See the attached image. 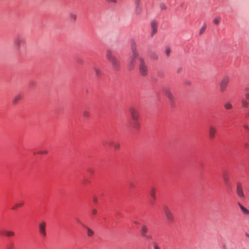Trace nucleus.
I'll return each mask as SVG.
<instances>
[{
	"mask_svg": "<svg viewBox=\"0 0 249 249\" xmlns=\"http://www.w3.org/2000/svg\"><path fill=\"white\" fill-rule=\"evenodd\" d=\"M107 2H110V3H116L117 0H107Z\"/></svg>",
	"mask_w": 249,
	"mask_h": 249,
	"instance_id": "nucleus-37",
	"label": "nucleus"
},
{
	"mask_svg": "<svg viewBox=\"0 0 249 249\" xmlns=\"http://www.w3.org/2000/svg\"><path fill=\"white\" fill-rule=\"evenodd\" d=\"M150 57L152 59L154 60H157L158 59V55L156 53H152Z\"/></svg>",
	"mask_w": 249,
	"mask_h": 249,
	"instance_id": "nucleus-30",
	"label": "nucleus"
},
{
	"mask_svg": "<svg viewBox=\"0 0 249 249\" xmlns=\"http://www.w3.org/2000/svg\"><path fill=\"white\" fill-rule=\"evenodd\" d=\"M3 232L7 237H12L15 235V232L12 231L5 230Z\"/></svg>",
	"mask_w": 249,
	"mask_h": 249,
	"instance_id": "nucleus-19",
	"label": "nucleus"
},
{
	"mask_svg": "<svg viewBox=\"0 0 249 249\" xmlns=\"http://www.w3.org/2000/svg\"><path fill=\"white\" fill-rule=\"evenodd\" d=\"M171 51L170 48L169 47H166L165 50V53L167 55H169L171 53Z\"/></svg>",
	"mask_w": 249,
	"mask_h": 249,
	"instance_id": "nucleus-31",
	"label": "nucleus"
},
{
	"mask_svg": "<svg viewBox=\"0 0 249 249\" xmlns=\"http://www.w3.org/2000/svg\"><path fill=\"white\" fill-rule=\"evenodd\" d=\"M148 231V228L146 225L143 224L141 226V233L142 236L144 237L146 239H151V236L147 235Z\"/></svg>",
	"mask_w": 249,
	"mask_h": 249,
	"instance_id": "nucleus-10",
	"label": "nucleus"
},
{
	"mask_svg": "<svg viewBox=\"0 0 249 249\" xmlns=\"http://www.w3.org/2000/svg\"><path fill=\"white\" fill-rule=\"evenodd\" d=\"M46 224L45 221H41L38 224L39 232L43 236L46 235Z\"/></svg>",
	"mask_w": 249,
	"mask_h": 249,
	"instance_id": "nucleus-9",
	"label": "nucleus"
},
{
	"mask_svg": "<svg viewBox=\"0 0 249 249\" xmlns=\"http://www.w3.org/2000/svg\"><path fill=\"white\" fill-rule=\"evenodd\" d=\"M129 112L132 120H137L139 119L140 113L138 109L131 107L129 109Z\"/></svg>",
	"mask_w": 249,
	"mask_h": 249,
	"instance_id": "nucleus-4",
	"label": "nucleus"
},
{
	"mask_svg": "<svg viewBox=\"0 0 249 249\" xmlns=\"http://www.w3.org/2000/svg\"><path fill=\"white\" fill-rule=\"evenodd\" d=\"M24 40L21 37H17L14 41V45L18 50H19L22 44L24 43Z\"/></svg>",
	"mask_w": 249,
	"mask_h": 249,
	"instance_id": "nucleus-13",
	"label": "nucleus"
},
{
	"mask_svg": "<svg viewBox=\"0 0 249 249\" xmlns=\"http://www.w3.org/2000/svg\"><path fill=\"white\" fill-rule=\"evenodd\" d=\"M221 21V18L219 16H216L213 20V23L215 25H218Z\"/></svg>",
	"mask_w": 249,
	"mask_h": 249,
	"instance_id": "nucleus-25",
	"label": "nucleus"
},
{
	"mask_svg": "<svg viewBox=\"0 0 249 249\" xmlns=\"http://www.w3.org/2000/svg\"><path fill=\"white\" fill-rule=\"evenodd\" d=\"M236 194L237 196L240 198H243L245 197L242 185L240 183H238L237 184Z\"/></svg>",
	"mask_w": 249,
	"mask_h": 249,
	"instance_id": "nucleus-11",
	"label": "nucleus"
},
{
	"mask_svg": "<svg viewBox=\"0 0 249 249\" xmlns=\"http://www.w3.org/2000/svg\"><path fill=\"white\" fill-rule=\"evenodd\" d=\"M23 96L22 94L18 93L17 94L13 99V103L14 104H16L18 102L22 100L23 99Z\"/></svg>",
	"mask_w": 249,
	"mask_h": 249,
	"instance_id": "nucleus-15",
	"label": "nucleus"
},
{
	"mask_svg": "<svg viewBox=\"0 0 249 249\" xmlns=\"http://www.w3.org/2000/svg\"><path fill=\"white\" fill-rule=\"evenodd\" d=\"M245 98L246 99H249V92H246L245 93Z\"/></svg>",
	"mask_w": 249,
	"mask_h": 249,
	"instance_id": "nucleus-38",
	"label": "nucleus"
},
{
	"mask_svg": "<svg viewBox=\"0 0 249 249\" xmlns=\"http://www.w3.org/2000/svg\"><path fill=\"white\" fill-rule=\"evenodd\" d=\"M113 147L115 150L119 149L120 148V144L119 143H114Z\"/></svg>",
	"mask_w": 249,
	"mask_h": 249,
	"instance_id": "nucleus-32",
	"label": "nucleus"
},
{
	"mask_svg": "<svg viewBox=\"0 0 249 249\" xmlns=\"http://www.w3.org/2000/svg\"><path fill=\"white\" fill-rule=\"evenodd\" d=\"M230 77L228 75L224 76L219 84V89L221 91H224L227 88V86L230 81Z\"/></svg>",
	"mask_w": 249,
	"mask_h": 249,
	"instance_id": "nucleus-5",
	"label": "nucleus"
},
{
	"mask_svg": "<svg viewBox=\"0 0 249 249\" xmlns=\"http://www.w3.org/2000/svg\"><path fill=\"white\" fill-rule=\"evenodd\" d=\"M151 32L150 36L153 37L158 31V22L156 20H152L150 22Z\"/></svg>",
	"mask_w": 249,
	"mask_h": 249,
	"instance_id": "nucleus-7",
	"label": "nucleus"
},
{
	"mask_svg": "<svg viewBox=\"0 0 249 249\" xmlns=\"http://www.w3.org/2000/svg\"><path fill=\"white\" fill-rule=\"evenodd\" d=\"M165 93L167 97L169 104L171 107H173L175 105V98L173 94L170 91L169 89H166L165 90Z\"/></svg>",
	"mask_w": 249,
	"mask_h": 249,
	"instance_id": "nucleus-8",
	"label": "nucleus"
},
{
	"mask_svg": "<svg viewBox=\"0 0 249 249\" xmlns=\"http://www.w3.org/2000/svg\"><path fill=\"white\" fill-rule=\"evenodd\" d=\"M161 11H166L167 9L166 4L164 2H161L159 5Z\"/></svg>",
	"mask_w": 249,
	"mask_h": 249,
	"instance_id": "nucleus-24",
	"label": "nucleus"
},
{
	"mask_svg": "<svg viewBox=\"0 0 249 249\" xmlns=\"http://www.w3.org/2000/svg\"><path fill=\"white\" fill-rule=\"evenodd\" d=\"M134 223L136 225H139V222L136 221H134Z\"/></svg>",
	"mask_w": 249,
	"mask_h": 249,
	"instance_id": "nucleus-43",
	"label": "nucleus"
},
{
	"mask_svg": "<svg viewBox=\"0 0 249 249\" xmlns=\"http://www.w3.org/2000/svg\"><path fill=\"white\" fill-rule=\"evenodd\" d=\"M77 16L76 14L73 13H71L69 16L70 19L72 21L75 22L76 20Z\"/></svg>",
	"mask_w": 249,
	"mask_h": 249,
	"instance_id": "nucleus-20",
	"label": "nucleus"
},
{
	"mask_svg": "<svg viewBox=\"0 0 249 249\" xmlns=\"http://www.w3.org/2000/svg\"><path fill=\"white\" fill-rule=\"evenodd\" d=\"M136 7H135V13L136 15H140L142 12V8L141 7L140 3H135Z\"/></svg>",
	"mask_w": 249,
	"mask_h": 249,
	"instance_id": "nucleus-18",
	"label": "nucleus"
},
{
	"mask_svg": "<svg viewBox=\"0 0 249 249\" xmlns=\"http://www.w3.org/2000/svg\"><path fill=\"white\" fill-rule=\"evenodd\" d=\"M129 186L131 188H133L135 187L134 185L132 183H130Z\"/></svg>",
	"mask_w": 249,
	"mask_h": 249,
	"instance_id": "nucleus-40",
	"label": "nucleus"
},
{
	"mask_svg": "<svg viewBox=\"0 0 249 249\" xmlns=\"http://www.w3.org/2000/svg\"><path fill=\"white\" fill-rule=\"evenodd\" d=\"M153 248H154V249H160V248L159 247V246L158 245V244L155 243L153 244Z\"/></svg>",
	"mask_w": 249,
	"mask_h": 249,
	"instance_id": "nucleus-35",
	"label": "nucleus"
},
{
	"mask_svg": "<svg viewBox=\"0 0 249 249\" xmlns=\"http://www.w3.org/2000/svg\"><path fill=\"white\" fill-rule=\"evenodd\" d=\"M139 56V53L137 48L136 44L134 43L131 45V54L129 58L128 68L129 69H132L135 64L136 58Z\"/></svg>",
	"mask_w": 249,
	"mask_h": 249,
	"instance_id": "nucleus-2",
	"label": "nucleus"
},
{
	"mask_svg": "<svg viewBox=\"0 0 249 249\" xmlns=\"http://www.w3.org/2000/svg\"><path fill=\"white\" fill-rule=\"evenodd\" d=\"M83 115L84 117H88L89 116V112L87 110H85L83 111Z\"/></svg>",
	"mask_w": 249,
	"mask_h": 249,
	"instance_id": "nucleus-33",
	"label": "nucleus"
},
{
	"mask_svg": "<svg viewBox=\"0 0 249 249\" xmlns=\"http://www.w3.org/2000/svg\"><path fill=\"white\" fill-rule=\"evenodd\" d=\"M93 70L96 76H99L101 74V70L99 68L95 67L93 68Z\"/></svg>",
	"mask_w": 249,
	"mask_h": 249,
	"instance_id": "nucleus-27",
	"label": "nucleus"
},
{
	"mask_svg": "<svg viewBox=\"0 0 249 249\" xmlns=\"http://www.w3.org/2000/svg\"><path fill=\"white\" fill-rule=\"evenodd\" d=\"M96 213H97V211H96V210H95V209H93V210H92V213L93 214H96Z\"/></svg>",
	"mask_w": 249,
	"mask_h": 249,
	"instance_id": "nucleus-39",
	"label": "nucleus"
},
{
	"mask_svg": "<svg viewBox=\"0 0 249 249\" xmlns=\"http://www.w3.org/2000/svg\"><path fill=\"white\" fill-rule=\"evenodd\" d=\"M139 72L140 75L142 76H147L149 73L148 65L142 57L139 58Z\"/></svg>",
	"mask_w": 249,
	"mask_h": 249,
	"instance_id": "nucleus-3",
	"label": "nucleus"
},
{
	"mask_svg": "<svg viewBox=\"0 0 249 249\" xmlns=\"http://www.w3.org/2000/svg\"><path fill=\"white\" fill-rule=\"evenodd\" d=\"M106 57L110 62L113 70L118 71L121 67L120 61L119 59L114 55L110 50H107Z\"/></svg>",
	"mask_w": 249,
	"mask_h": 249,
	"instance_id": "nucleus-1",
	"label": "nucleus"
},
{
	"mask_svg": "<svg viewBox=\"0 0 249 249\" xmlns=\"http://www.w3.org/2000/svg\"><path fill=\"white\" fill-rule=\"evenodd\" d=\"M93 201L96 204L98 203V199L96 196H93Z\"/></svg>",
	"mask_w": 249,
	"mask_h": 249,
	"instance_id": "nucleus-36",
	"label": "nucleus"
},
{
	"mask_svg": "<svg viewBox=\"0 0 249 249\" xmlns=\"http://www.w3.org/2000/svg\"><path fill=\"white\" fill-rule=\"evenodd\" d=\"M164 213L167 218V220L169 222H173L174 221V217L173 213L170 209L167 206H165L163 207Z\"/></svg>",
	"mask_w": 249,
	"mask_h": 249,
	"instance_id": "nucleus-6",
	"label": "nucleus"
},
{
	"mask_svg": "<svg viewBox=\"0 0 249 249\" xmlns=\"http://www.w3.org/2000/svg\"><path fill=\"white\" fill-rule=\"evenodd\" d=\"M87 231V235L89 237H91L94 234V231L90 229L89 227L86 228Z\"/></svg>",
	"mask_w": 249,
	"mask_h": 249,
	"instance_id": "nucleus-26",
	"label": "nucleus"
},
{
	"mask_svg": "<svg viewBox=\"0 0 249 249\" xmlns=\"http://www.w3.org/2000/svg\"><path fill=\"white\" fill-rule=\"evenodd\" d=\"M216 132L217 130L215 126L213 125H211L209 126V135L210 138L211 139H213L215 137Z\"/></svg>",
	"mask_w": 249,
	"mask_h": 249,
	"instance_id": "nucleus-12",
	"label": "nucleus"
},
{
	"mask_svg": "<svg viewBox=\"0 0 249 249\" xmlns=\"http://www.w3.org/2000/svg\"><path fill=\"white\" fill-rule=\"evenodd\" d=\"M48 153V151L46 150H40L37 153H34V154H39V155H46Z\"/></svg>",
	"mask_w": 249,
	"mask_h": 249,
	"instance_id": "nucleus-28",
	"label": "nucleus"
},
{
	"mask_svg": "<svg viewBox=\"0 0 249 249\" xmlns=\"http://www.w3.org/2000/svg\"><path fill=\"white\" fill-rule=\"evenodd\" d=\"M135 3H138V4L140 3L141 0H135Z\"/></svg>",
	"mask_w": 249,
	"mask_h": 249,
	"instance_id": "nucleus-41",
	"label": "nucleus"
},
{
	"mask_svg": "<svg viewBox=\"0 0 249 249\" xmlns=\"http://www.w3.org/2000/svg\"><path fill=\"white\" fill-rule=\"evenodd\" d=\"M115 142H110L109 143V145L110 146H113V144Z\"/></svg>",
	"mask_w": 249,
	"mask_h": 249,
	"instance_id": "nucleus-42",
	"label": "nucleus"
},
{
	"mask_svg": "<svg viewBox=\"0 0 249 249\" xmlns=\"http://www.w3.org/2000/svg\"><path fill=\"white\" fill-rule=\"evenodd\" d=\"M132 123L131 124L132 127L136 130H138L140 128L141 124L139 121V120H132Z\"/></svg>",
	"mask_w": 249,
	"mask_h": 249,
	"instance_id": "nucleus-14",
	"label": "nucleus"
},
{
	"mask_svg": "<svg viewBox=\"0 0 249 249\" xmlns=\"http://www.w3.org/2000/svg\"><path fill=\"white\" fill-rule=\"evenodd\" d=\"M247 236H248V237H249V235L248 234H247Z\"/></svg>",
	"mask_w": 249,
	"mask_h": 249,
	"instance_id": "nucleus-45",
	"label": "nucleus"
},
{
	"mask_svg": "<svg viewBox=\"0 0 249 249\" xmlns=\"http://www.w3.org/2000/svg\"><path fill=\"white\" fill-rule=\"evenodd\" d=\"M242 105L243 107H248V106H249V103L246 100H243L242 101Z\"/></svg>",
	"mask_w": 249,
	"mask_h": 249,
	"instance_id": "nucleus-29",
	"label": "nucleus"
},
{
	"mask_svg": "<svg viewBox=\"0 0 249 249\" xmlns=\"http://www.w3.org/2000/svg\"><path fill=\"white\" fill-rule=\"evenodd\" d=\"M239 205L240 206V208L241 210H242V212L246 215H249V211L245 208L244 207H243L242 205H241L240 204H239Z\"/></svg>",
	"mask_w": 249,
	"mask_h": 249,
	"instance_id": "nucleus-23",
	"label": "nucleus"
},
{
	"mask_svg": "<svg viewBox=\"0 0 249 249\" xmlns=\"http://www.w3.org/2000/svg\"><path fill=\"white\" fill-rule=\"evenodd\" d=\"M34 82H30V84H32V83H33Z\"/></svg>",
	"mask_w": 249,
	"mask_h": 249,
	"instance_id": "nucleus-44",
	"label": "nucleus"
},
{
	"mask_svg": "<svg viewBox=\"0 0 249 249\" xmlns=\"http://www.w3.org/2000/svg\"><path fill=\"white\" fill-rule=\"evenodd\" d=\"M149 194H150V195L151 197H152V198L153 200H156V198H157V197H156V189L155 188L152 187L150 189V192H149Z\"/></svg>",
	"mask_w": 249,
	"mask_h": 249,
	"instance_id": "nucleus-16",
	"label": "nucleus"
},
{
	"mask_svg": "<svg viewBox=\"0 0 249 249\" xmlns=\"http://www.w3.org/2000/svg\"><path fill=\"white\" fill-rule=\"evenodd\" d=\"M24 205V202L22 201H20L16 203L15 205L13 207V209H16V208L21 207Z\"/></svg>",
	"mask_w": 249,
	"mask_h": 249,
	"instance_id": "nucleus-22",
	"label": "nucleus"
},
{
	"mask_svg": "<svg viewBox=\"0 0 249 249\" xmlns=\"http://www.w3.org/2000/svg\"><path fill=\"white\" fill-rule=\"evenodd\" d=\"M223 179L225 182V183L226 185L227 186H230V180L229 177L228 176V174H225L223 176Z\"/></svg>",
	"mask_w": 249,
	"mask_h": 249,
	"instance_id": "nucleus-17",
	"label": "nucleus"
},
{
	"mask_svg": "<svg viewBox=\"0 0 249 249\" xmlns=\"http://www.w3.org/2000/svg\"><path fill=\"white\" fill-rule=\"evenodd\" d=\"M205 29H206V26H203V27H202L200 30L199 34L200 35L204 33Z\"/></svg>",
	"mask_w": 249,
	"mask_h": 249,
	"instance_id": "nucleus-34",
	"label": "nucleus"
},
{
	"mask_svg": "<svg viewBox=\"0 0 249 249\" xmlns=\"http://www.w3.org/2000/svg\"><path fill=\"white\" fill-rule=\"evenodd\" d=\"M224 106L225 108L226 109H230L232 108V105L229 101H227V102H225Z\"/></svg>",
	"mask_w": 249,
	"mask_h": 249,
	"instance_id": "nucleus-21",
	"label": "nucleus"
}]
</instances>
